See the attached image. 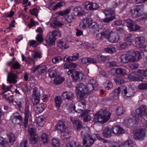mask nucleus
Masks as SVG:
<instances>
[{
    "label": "nucleus",
    "mask_w": 147,
    "mask_h": 147,
    "mask_svg": "<svg viewBox=\"0 0 147 147\" xmlns=\"http://www.w3.org/2000/svg\"><path fill=\"white\" fill-rule=\"evenodd\" d=\"M98 85L96 81L93 79L90 80L86 85L82 83L76 85V91L80 102L76 107V112L80 113L85 109L86 95L91 94L94 91L97 90L98 88Z\"/></svg>",
    "instance_id": "nucleus-1"
},
{
    "label": "nucleus",
    "mask_w": 147,
    "mask_h": 147,
    "mask_svg": "<svg viewBox=\"0 0 147 147\" xmlns=\"http://www.w3.org/2000/svg\"><path fill=\"white\" fill-rule=\"evenodd\" d=\"M111 114L106 109H101L99 113L96 114L93 119L94 123H104L110 119Z\"/></svg>",
    "instance_id": "nucleus-2"
},
{
    "label": "nucleus",
    "mask_w": 147,
    "mask_h": 147,
    "mask_svg": "<svg viewBox=\"0 0 147 147\" xmlns=\"http://www.w3.org/2000/svg\"><path fill=\"white\" fill-rule=\"evenodd\" d=\"M136 115L133 119L129 118L128 120L129 123H136L137 121H141L142 119V116L146 115L147 108L144 105H142L140 108L136 110Z\"/></svg>",
    "instance_id": "nucleus-3"
},
{
    "label": "nucleus",
    "mask_w": 147,
    "mask_h": 147,
    "mask_svg": "<svg viewBox=\"0 0 147 147\" xmlns=\"http://www.w3.org/2000/svg\"><path fill=\"white\" fill-rule=\"evenodd\" d=\"M144 6L143 5L133 6L131 8L129 13L133 17L137 18L144 14Z\"/></svg>",
    "instance_id": "nucleus-4"
},
{
    "label": "nucleus",
    "mask_w": 147,
    "mask_h": 147,
    "mask_svg": "<svg viewBox=\"0 0 147 147\" xmlns=\"http://www.w3.org/2000/svg\"><path fill=\"white\" fill-rule=\"evenodd\" d=\"M106 32L105 35V38L108 41L113 43H116L119 41L120 37L117 33L112 31L108 28Z\"/></svg>",
    "instance_id": "nucleus-5"
},
{
    "label": "nucleus",
    "mask_w": 147,
    "mask_h": 147,
    "mask_svg": "<svg viewBox=\"0 0 147 147\" xmlns=\"http://www.w3.org/2000/svg\"><path fill=\"white\" fill-rule=\"evenodd\" d=\"M60 34L59 32L57 30L50 31L46 39L47 42L49 45H53L55 43L56 37Z\"/></svg>",
    "instance_id": "nucleus-6"
},
{
    "label": "nucleus",
    "mask_w": 147,
    "mask_h": 147,
    "mask_svg": "<svg viewBox=\"0 0 147 147\" xmlns=\"http://www.w3.org/2000/svg\"><path fill=\"white\" fill-rule=\"evenodd\" d=\"M146 131L143 128L136 129L133 131V137L136 140H142L145 137Z\"/></svg>",
    "instance_id": "nucleus-7"
},
{
    "label": "nucleus",
    "mask_w": 147,
    "mask_h": 147,
    "mask_svg": "<svg viewBox=\"0 0 147 147\" xmlns=\"http://www.w3.org/2000/svg\"><path fill=\"white\" fill-rule=\"evenodd\" d=\"M11 119L14 124L22 125L23 123V118L18 112H16L12 114L11 116Z\"/></svg>",
    "instance_id": "nucleus-8"
},
{
    "label": "nucleus",
    "mask_w": 147,
    "mask_h": 147,
    "mask_svg": "<svg viewBox=\"0 0 147 147\" xmlns=\"http://www.w3.org/2000/svg\"><path fill=\"white\" fill-rule=\"evenodd\" d=\"M104 13L107 16L110 15L109 18H106L104 19L103 21L105 23H108L113 20L115 17V13L114 11L111 10L110 9H107L104 10Z\"/></svg>",
    "instance_id": "nucleus-9"
},
{
    "label": "nucleus",
    "mask_w": 147,
    "mask_h": 147,
    "mask_svg": "<svg viewBox=\"0 0 147 147\" xmlns=\"http://www.w3.org/2000/svg\"><path fill=\"white\" fill-rule=\"evenodd\" d=\"M18 73L16 71L15 73L12 71L8 73L7 76V81L10 84H15L17 82V79L18 78Z\"/></svg>",
    "instance_id": "nucleus-10"
},
{
    "label": "nucleus",
    "mask_w": 147,
    "mask_h": 147,
    "mask_svg": "<svg viewBox=\"0 0 147 147\" xmlns=\"http://www.w3.org/2000/svg\"><path fill=\"white\" fill-rule=\"evenodd\" d=\"M36 129L32 126H29L28 127V131L31 136L30 143H36L37 142L38 136L36 133Z\"/></svg>",
    "instance_id": "nucleus-11"
},
{
    "label": "nucleus",
    "mask_w": 147,
    "mask_h": 147,
    "mask_svg": "<svg viewBox=\"0 0 147 147\" xmlns=\"http://www.w3.org/2000/svg\"><path fill=\"white\" fill-rule=\"evenodd\" d=\"M67 127V123L64 121L61 120L57 122L55 128L61 132H63L65 131Z\"/></svg>",
    "instance_id": "nucleus-12"
},
{
    "label": "nucleus",
    "mask_w": 147,
    "mask_h": 147,
    "mask_svg": "<svg viewBox=\"0 0 147 147\" xmlns=\"http://www.w3.org/2000/svg\"><path fill=\"white\" fill-rule=\"evenodd\" d=\"M133 54L134 55H132L131 60L132 62H135L138 61L141 59L144 56V53L139 51H134L133 52Z\"/></svg>",
    "instance_id": "nucleus-13"
},
{
    "label": "nucleus",
    "mask_w": 147,
    "mask_h": 147,
    "mask_svg": "<svg viewBox=\"0 0 147 147\" xmlns=\"http://www.w3.org/2000/svg\"><path fill=\"white\" fill-rule=\"evenodd\" d=\"M33 72L34 73L36 71H38V73L39 74H42L45 73L47 70L46 67L43 65L39 64L33 67Z\"/></svg>",
    "instance_id": "nucleus-14"
},
{
    "label": "nucleus",
    "mask_w": 147,
    "mask_h": 147,
    "mask_svg": "<svg viewBox=\"0 0 147 147\" xmlns=\"http://www.w3.org/2000/svg\"><path fill=\"white\" fill-rule=\"evenodd\" d=\"M85 9L88 10H93L99 8L98 5L96 3H91L90 2H86L84 4Z\"/></svg>",
    "instance_id": "nucleus-15"
},
{
    "label": "nucleus",
    "mask_w": 147,
    "mask_h": 147,
    "mask_svg": "<svg viewBox=\"0 0 147 147\" xmlns=\"http://www.w3.org/2000/svg\"><path fill=\"white\" fill-rule=\"evenodd\" d=\"M92 22L91 18H86L83 20L82 22L80 25V26L82 29L87 28H89Z\"/></svg>",
    "instance_id": "nucleus-16"
},
{
    "label": "nucleus",
    "mask_w": 147,
    "mask_h": 147,
    "mask_svg": "<svg viewBox=\"0 0 147 147\" xmlns=\"http://www.w3.org/2000/svg\"><path fill=\"white\" fill-rule=\"evenodd\" d=\"M6 64L7 65L11 67V68L14 69H19L20 67V65L18 61H15L14 58L7 62L6 63Z\"/></svg>",
    "instance_id": "nucleus-17"
},
{
    "label": "nucleus",
    "mask_w": 147,
    "mask_h": 147,
    "mask_svg": "<svg viewBox=\"0 0 147 147\" xmlns=\"http://www.w3.org/2000/svg\"><path fill=\"white\" fill-rule=\"evenodd\" d=\"M83 145L86 147H89L92 145L94 142V140L90 136L83 138Z\"/></svg>",
    "instance_id": "nucleus-18"
},
{
    "label": "nucleus",
    "mask_w": 147,
    "mask_h": 147,
    "mask_svg": "<svg viewBox=\"0 0 147 147\" xmlns=\"http://www.w3.org/2000/svg\"><path fill=\"white\" fill-rule=\"evenodd\" d=\"M84 76V74L81 72L75 71L71 75V77L73 80L76 82L82 79Z\"/></svg>",
    "instance_id": "nucleus-19"
},
{
    "label": "nucleus",
    "mask_w": 147,
    "mask_h": 147,
    "mask_svg": "<svg viewBox=\"0 0 147 147\" xmlns=\"http://www.w3.org/2000/svg\"><path fill=\"white\" fill-rule=\"evenodd\" d=\"M132 55L129 54H125L121 55L119 58L121 62L124 63L129 62H132L131 60Z\"/></svg>",
    "instance_id": "nucleus-20"
},
{
    "label": "nucleus",
    "mask_w": 147,
    "mask_h": 147,
    "mask_svg": "<svg viewBox=\"0 0 147 147\" xmlns=\"http://www.w3.org/2000/svg\"><path fill=\"white\" fill-rule=\"evenodd\" d=\"M134 92V90L131 88H129L127 89L126 87L124 86L122 91V94L123 96L129 97L133 95Z\"/></svg>",
    "instance_id": "nucleus-21"
},
{
    "label": "nucleus",
    "mask_w": 147,
    "mask_h": 147,
    "mask_svg": "<svg viewBox=\"0 0 147 147\" xmlns=\"http://www.w3.org/2000/svg\"><path fill=\"white\" fill-rule=\"evenodd\" d=\"M112 131L113 134L117 136H119L124 133L125 132V130L122 127L117 125L114 126L113 127Z\"/></svg>",
    "instance_id": "nucleus-22"
},
{
    "label": "nucleus",
    "mask_w": 147,
    "mask_h": 147,
    "mask_svg": "<svg viewBox=\"0 0 147 147\" xmlns=\"http://www.w3.org/2000/svg\"><path fill=\"white\" fill-rule=\"evenodd\" d=\"M29 107L27 106L24 109V114L25 117L24 119V125L25 127H26L28 123V119L30 115V111L29 110Z\"/></svg>",
    "instance_id": "nucleus-23"
},
{
    "label": "nucleus",
    "mask_w": 147,
    "mask_h": 147,
    "mask_svg": "<svg viewBox=\"0 0 147 147\" xmlns=\"http://www.w3.org/2000/svg\"><path fill=\"white\" fill-rule=\"evenodd\" d=\"M107 28L102 27L100 28V30L98 33L96 34V37L97 40H101L103 37L105 38V34L107 32Z\"/></svg>",
    "instance_id": "nucleus-24"
},
{
    "label": "nucleus",
    "mask_w": 147,
    "mask_h": 147,
    "mask_svg": "<svg viewBox=\"0 0 147 147\" xmlns=\"http://www.w3.org/2000/svg\"><path fill=\"white\" fill-rule=\"evenodd\" d=\"M73 13L75 16H78L83 15L84 14V12L81 7L77 6L73 9Z\"/></svg>",
    "instance_id": "nucleus-25"
},
{
    "label": "nucleus",
    "mask_w": 147,
    "mask_h": 147,
    "mask_svg": "<svg viewBox=\"0 0 147 147\" xmlns=\"http://www.w3.org/2000/svg\"><path fill=\"white\" fill-rule=\"evenodd\" d=\"M74 97L73 94L70 92L66 91L63 92L62 95V97L64 99L68 100H72Z\"/></svg>",
    "instance_id": "nucleus-26"
},
{
    "label": "nucleus",
    "mask_w": 147,
    "mask_h": 147,
    "mask_svg": "<svg viewBox=\"0 0 147 147\" xmlns=\"http://www.w3.org/2000/svg\"><path fill=\"white\" fill-rule=\"evenodd\" d=\"M111 71L115 72L117 74L122 76H124L127 74L125 70L122 68L113 69Z\"/></svg>",
    "instance_id": "nucleus-27"
},
{
    "label": "nucleus",
    "mask_w": 147,
    "mask_h": 147,
    "mask_svg": "<svg viewBox=\"0 0 147 147\" xmlns=\"http://www.w3.org/2000/svg\"><path fill=\"white\" fill-rule=\"evenodd\" d=\"M145 42L144 38L142 36H138L135 39V44L141 47Z\"/></svg>",
    "instance_id": "nucleus-28"
},
{
    "label": "nucleus",
    "mask_w": 147,
    "mask_h": 147,
    "mask_svg": "<svg viewBox=\"0 0 147 147\" xmlns=\"http://www.w3.org/2000/svg\"><path fill=\"white\" fill-rule=\"evenodd\" d=\"M89 28L92 30L94 33L99 32L100 30V29L99 28V25L95 22H92Z\"/></svg>",
    "instance_id": "nucleus-29"
},
{
    "label": "nucleus",
    "mask_w": 147,
    "mask_h": 147,
    "mask_svg": "<svg viewBox=\"0 0 147 147\" xmlns=\"http://www.w3.org/2000/svg\"><path fill=\"white\" fill-rule=\"evenodd\" d=\"M90 132V128L89 127H84L81 132V135L82 138L90 136L89 135Z\"/></svg>",
    "instance_id": "nucleus-30"
},
{
    "label": "nucleus",
    "mask_w": 147,
    "mask_h": 147,
    "mask_svg": "<svg viewBox=\"0 0 147 147\" xmlns=\"http://www.w3.org/2000/svg\"><path fill=\"white\" fill-rule=\"evenodd\" d=\"M125 112V110L122 105L118 106L116 108L115 113L118 116L123 115Z\"/></svg>",
    "instance_id": "nucleus-31"
},
{
    "label": "nucleus",
    "mask_w": 147,
    "mask_h": 147,
    "mask_svg": "<svg viewBox=\"0 0 147 147\" xmlns=\"http://www.w3.org/2000/svg\"><path fill=\"white\" fill-rule=\"evenodd\" d=\"M57 42L58 46L60 48L66 49L69 47V45L67 44L66 41L60 40L58 41Z\"/></svg>",
    "instance_id": "nucleus-32"
},
{
    "label": "nucleus",
    "mask_w": 147,
    "mask_h": 147,
    "mask_svg": "<svg viewBox=\"0 0 147 147\" xmlns=\"http://www.w3.org/2000/svg\"><path fill=\"white\" fill-rule=\"evenodd\" d=\"M7 135L9 142L12 144H13L16 140L15 134L12 132H9L7 134Z\"/></svg>",
    "instance_id": "nucleus-33"
},
{
    "label": "nucleus",
    "mask_w": 147,
    "mask_h": 147,
    "mask_svg": "<svg viewBox=\"0 0 147 147\" xmlns=\"http://www.w3.org/2000/svg\"><path fill=\"white\" fill-rule=\"evenodd\" d=\"M51 27L56 28L58 27L62 26L63 25L59 22L56 20H54L51 22L50 24Z\"/></svg>",
    "instance_id": "nucleus-34"
},
{
    "label": "nucleus",
    "mask_w": 147,
    "mask_h": 147,
    "mask_svg": "<svg viewBox=\"0 0 147 147\" xmlns=\"http://www.w3.org/2000/svg\"><path fill=\"white\" fill-rule=\"evenodd\" d=\"M55 105L58 108H59L62 103V99L60 96H56L54 98Z\"/></svg>",
    "instance_id": "nucleus-35"
},
{
    "label": "nucleus",
    "mask_w": 147,
    "mask_h": 147,
    "mask_svg": "<svg viewBox=\"0 0 147 147\" xmlns=\"http://www.w3.org/2000/svg\"><path fill=\"white\" fill-rule=\"evenodd\" d=\"M45 107L46 106L44 103H40L36 107V111H38L39 113H41L43 112Z\"/></svg>",
    "instance_id": "nucleus-36"
},
{
    "label": "nucleus",
    "mask_w": 147,
    "mask_h": 147,
    "mask_svg": "<svg viewBox=\"0 0 147 147\" xmlns=\"http://www.w3.org/2000/svg\"><path fill=\"white\" fill-rule=\"evenodd\" d=\"M102 134L105 137L109 138L111 136V131L110 129L105 128L103 131Z\"/></svg>",
    "instance_id": "nucleus-37"
},
{
    "label": "nucleus",
    "mask_w": 147,
    "mask_h": 147,
    "mask_svg": "<svg viewBox=\"0 0 147 147\" xmlns=\"http://www.w3.org/2000/svg\"><path fill=\"white\" fill-rule=\"evenodd\" d=\"M105 50L107 52L110 53H114L116 51V49L112 45L108 46L105 49Z\"/></svg>",
    "instance_id": "nucleus-38"
},
{
    "label": "nucleus",
    "mask_w": 147,
    "mask_h": 147,
    "mask_svg": "<svg viewBox=\"0 0 147 147\" xmlns=\"http://www.w3.org/2000/svg\"><path fill=\"white\" fill-rule=\"evenodd\" d=\"M42 53L41 52L38 50H35L32 52V55L34 59L40 58L42 57Z\"/></svg>",
    "instance_id": "nucleus-39"
},
{
    "label": "nucleus",
    "mask_w": 147,
    "mask_h": 147,
    "mask_svg": "<svg viewBox=\"0 0 147 147\" xmlns=\"http://www.w3.org/2000/svg\"><path fill=\"white\" fill-rule=\"evenodd\" d=\"M133 39L131 38V35L129 34L125 38V42L127 43L128 45H131L133 44Z\"/></svg>",
    "instance_id": "nucleus-40"
},
{
    "label": "nucleus",
    "mask_w": 147,
    "mask_h": 147,
    "mask_svg": "<svg viewBox=\"0 0 147 147\" xmlns=\"http://www.w3.org/2000/svg\"><path fill=\"white\" fill-rule=\"evenodd\" d=\"M123 86H120L117 87V88L115 89L114 91V96L116 97V99L118 98V96L120 94L121 91L123 90Z\"/></svg>",
    "instance_id": "nucleus-41"
},
{
    "label": "nucleus",
    "mask_w": 147,
    "mask_h": 147,
    "mask_svg": "<svg viewBox=\"0 0 147 147\" xmlns=\"http://www.w3.org/2000/svg\"><path fill=\"white\" fill-rule=\"evenodd\" d=\"M33 90L32 95V97H40V90L38 88L35 87L34 88Z\"/></svg>",
    "instance_id": "nucleus-42"
},
{
    "label": "nucleus",
    "mask_w": 147,
    "mask_h": 147,
    "mask_svg": "<svg viewBox=\"0 0 147 147\" xmlns=\"http://www.w3.org/2000/svg\"><path fill=\"white\" fill-rule=\"evenodd\" d=\"M51 144L53 147H59L60 143L59 140L54 138L52 140Z\"/></svg>",
    "instance_id": "nucleus-43"
},
{
    "label": "nucleus",
    "mask_w": 147,
    "mask_h": 147,
    "mask_svg": "<svg viewBox=\"0 0 147 147\" xmlns=\"http://www.w3.org/2000/svg\"><path fill=\"white\" fill-rule=\"evenodd\" d=\"M123 146L124 147H134V144L132 140H129L125 142Z\"/></svg>",
    "instance_id": "nucleus-44"
},
{
    "label": "nucleus",
    "mask_w": 147,
    "mask_h": 147,
    "mask_svg": "<svg viewBox=\"0 0 147 147\" xmlns=\"http://www.w3.org/2000/svg\"><path fill=\"white\" fill-rule=\"evenodd\" d=\"M8 145L7 140L2 137L0 138V147H6Z\"/></svg>",
    "instance_id": "nucleus-45"
},
{
    "label": "nucleus",
    "mask_w": 147,
    "mask_h": 147,
    "mask_svg": "<svg viewBox=\"0 0 147 147\" xmlns=\"http://www.w3.org/2000/svg\"><path fill=\"white\" fill-rule=\"evenodd\" d=\"M137 73L136 72H133L129 74L128 76V78L129 80L132 81H136Z\"/></svg>",
    "instance_id": "nucleus-46"
},
{
    "label": "nucleus",
    "mask_w": 147,
    "mask_h": 147,
    "mask_svg": "<svg viewBox=\"0 0 147 147\" xmlns=\"http://www.w3.org/2000/svg\"><path fill=\"white\" fill-rule=\"evenodd\" d=\"M37 123L38 125L41 127H42L44 123V119L43 117H40L38 118L37 120Z\"/></svg>",
    "instance_id": "nucleus-47"
},
{
    "label": "nucleus",
    "mask_w": 147,
    "mask_h": 147,
    "mask_svg": "<svg viewBox=\"0 0 147 147\" xmlns=\"http://www.w3.org/2000/svg\"><path fill=\"white\" fill-rule=\"evenodd\" d=\"M28 45L30 47L35 48L38 46V44L36 40H31L29 41Z\"/></svg>",
    "instance_id": "nucleus-48"
},
{
    "label": "nucleus",
    "mask_w": 147,
    "mask_h": 147,
    "mask_svg": "<svg viewBox=\"0 0 147 147\" xmlns=\"http://www.w3.org/2000/svg\"><path fill=\"white\" fill-rule=\"evenodd\" d=\"M73 127L75 129L77 130H79L82 127L83 125L81 122L79 121L77 122V123H76V124H74Z\"/></svg>",
    "instance_id": "nucleus-49"
},
{
    "label": "nucleus",
    "mask_w": 147,
    "mask_h": 147,
    "mask_svg": "<svg viewBox=\"0 0 147 147\" xmlns=\"http://www.w3.org/2000/svg\"><path fill=\"white\" fill-rule=\"evenodd\" d=\"M64 79L60 76H58L55 79V83L57 84L61 83L64 80Z\"/></svg>",
    "instance_id": "nucleus-50"
},
{
    "label": "nucleus",
    "mask_w": 147,
    "mask_h": 147,
    "mask_svg": "<svg viewBox=\"0 0 147 147\" xmlns=\"http://www.w3.org/2000/svg\"><path fill=\"white\" fill-rule=\"evenodd\" d=\"M114 81L116 84H121L124 82L123 79L121 77L114 78Z\"/></svg>",
    "instance_id": "nucleus-51"
},
{
    "label": "nucleus",
    "mask_w": 147,
    "mask_h": 147,
    "mask_svg": "<svg viewBox=\"0 0 147 147\" xmlns=\"http://www.w3.org/2000/svg\"><path fill=\"white\" fill-rule=\"evenodd\" d=\"M65 4V2L63 1L58 2L53 7V9L54 10L56 9L59 8L60 7L64 5Z\"/></svg>",
    "instance_id": "nucleus-52"
},
{
    "label": "nucleus",
    "mask_w": 147,
    "mask_h": 147,
    "mask_svg": "<svg viewBox=\"0 0 147 147\" xmlns=\"http://www.w3.org/2000/svg\"><path fill=\"white\" fill-rule=\"evenodd\" d=\"M107 57L106 56L98 55L97 56V58L99 62H104L107 59Z\"/></svg>",
    "instance_id": "nucleus-53"
},
{
    "label": "nucleus",
    "mask_w": 147,
    "mask_h": 147,
    "mask_svg": "<svg viewBox=\"0 0 147 147\" xmlns=\"http://www.w3.org/2000/svg\"><path fill=\"white\" fill-rule=\"evenodd\" d=\"M137 72L142 76L144 77L147 76V70L146 69H139L137 71Z\"/></svg>",
    "instance_id": "nucleus-54"
},
{
    "label": "nucleus",
    "mask_w": 147,
    "mask_h": 147,
    "mask_svg": "<svg viewBox=\"0 0 147 147\" xmlns=\"http://www.w3.org/2000/svg\"><path fill=\"white\" fill-rule=\"evenodd\" d=\"M113 87V84L111 81L109 80L107 81L105 85V88L107 90L111 89Z\"/></svg>",
    "instance_id": "nucleus-55"
},
{
    "label": "nucleus",
    "mask_w": 147,
    "mask_h": 147,
    "mask_svg": "<svg viewBox=\"0 0 147 147\" xmlns=\"http://www.w3.org/2000/svg\"><path fill=\"white\" fill-rule=\"evenodd\" d=\"M62 60V58L60 56H56L54 57L52 60L54 64H56L57 63H59Z\"/></svg>",
    "instance_id": "nucleus-56"
},
{
    "label": "nucleus",
    "mask_w": 147,
    "mask_h": 147,
    "mask_svg": "<svg viewBox=\"0 0 147 147\" xmlns=\"http://www.w3.org/2000/svg\"><path fill=\"white\" fill-rule=\"evenodd\" d=\"M70 11V9H67L64 11H60L57 13L60 16H63L67 15L69 13Z\"/></svg>",
    "instance_id": "nucleus-57"
},
{
    "label": "nucleus",
    "mask_w": 147,
    "mask_h": 147,
    "mask_svg": "<svg viewBox=\"0 0 147 147\" xmlns=\"http://www.w3.org/2000/svg\"><path fill=\"white\" fill-rule=\"evenodd\" d=\"M57 72L55 69H54L51 70L49 73V75L51 78H54L57 75Z\"/></svg>",
    "instance_id": "nucleus-58"
},
{
    "label": "nucleus",
    "mask_w": 147,
    "mask_h": 147,
    "mask_svg": "<svg viewBox=\"0 0 147 147\" xmlns=\"http://www.w3.org/2000/svg\"><path fill=\"white\" fill-rule=\"evenodd\" d=\"M41 138L43 143H46L48 140V135L45 133L42 134Z\"/></svg>",
    "instance_id": "nucleus-59"
},
{
    "label": "nucleus",
    "mask_w": 147,
    "mask_h": 147,
    "mask_svg": "<svg viewBox=\"0 0 147 147\" xmlns=\"http://www.w3.org/2000/svg\"><path fill=\"white\" fill-rule=\"evenodd\" d=\"M76 142L74 141H70L66 144L65 147H76Z\"/></svg>",
    "instance_id": "nucleus-60"
},
{
    "label": "nucleus",
    "mask_w": 147,
    "mask_h": 147,
    "mask_svg": "<svg viewBox=\"0 0 147 147\" xmlns=\"http://www.w3.org/2000/svg\"><path fill=\"white\" fill-rule=\"evenodd\" d=\"M140 28V27L136 24H134V23L132 25L131 27L130 28V30L131 31H137Z\"/></svg>",
    "instance_id": "nucleus-61"
},
{
    "label": "nucleus",
    "mask_w": 147,
    "mask_h": 147,
    "mask_svg": "<svg viewBox=\"0 0 147 147\" xmlns=\"http://www.w3.org/2000/svg\"><path fill=\"white\" fill-rule=\"evenodd\" d=\"M66 107L70 112H73L75 111H76V109L75 106L74 105H70V107H69V105L67 104L66 105Z\"/></svg>",
    "instance_id": "nucleus-62"
},
{
    "label": "nucleus",
    "mask_w": 147,
    "mask_h": 147,
    "mask_svg": "<svg viewBox=\"0 0 147 147\" xmlns=\"http://www.w3.org/2000/svg\"><path fill=\"white\" fill-rule=\"evenodd\" d=\"M32 101L33 105H36L39 102L40 97H32Z\"/></svg>",
    "instance_id": "nucleus-63"
},
{
    "label": "nucleus",
    "mask_w": 147,
    "mask_h": 147,
    "mask_svg": "<svg viewBox=\"0 0 147 147\" xmlns=\"http://www.w3.org/2000/svg\"><path fill=\"white\" fill-rule=\"evenodd\" d=\"M36 39L38 42H41L43 40V37L41 34H38L37 35Z\"/></svg>",
    "instance_id": "nucleus-64"
}]
</instances>
